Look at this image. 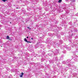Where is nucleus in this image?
Instances as JSON below:
<instances>
[{
  "instance_id": "1",
  "label": "nucleus",
  "mask_w": 78,
  "mask_h": 78,
  "mask_svg": "<svg viewBox=\"0 0 78 78\" xmlns=\"http://www.w3.org/2000/svg\"><path fill=\"white\" fill-rule=\"evenodd\" d=\"M62 64H64L66 65H67V64L68 65L69 64H73V62H72V60H70V59H68L65 61L62 62Z\"/></svg>"
},
{
  "instance_id": "2",
  "label": "nucleus",
  "mask_w": 78,
  "mask_h": 78,
  "mask_svg": "<svg viewBox=\"0 0 78 78\" xmlns=\"http://www.w3.org/2000/svg\"><path fill=\"white\" fill-rule=\"evenodd\" d=\"M68 66L69 67H71V69L72 71H73V70H76V67L73 66V65H71L70 64H68Z\"/></svg>"
},
{
  "instance_id": "3",
  "label": "nucleus",
  "mask_w": 78,
  "mask_h": 78,
  "mask_svg": "<svg viewBox=\"0 0 78 78\" xmlns=\"http://www.w3.org/2000/svg\"><path fill=\"white\" fill-rule=\"evenodd\" d=\"M74 60L75 61H78V57L76 56L74 57Z\"/></svg>"
},
{
  "instance_id": "4",
  "label": "nucleus",
  "mask_w": 78,
  "mask_h": 78,
  "mask_svg": "<svg viewBox=\"0 0 78 78\" xmlns=\"http://www.w3.org/2000/svg\"><path fill=\"white\" fill-rule=\"evenodd\" d=\"M67 50L69 51V50H71V48H70V47H69L67 48Z\"/></svg>"
},
{
  "instance_id": "5",
  "label": "nucleus",
  "mask_w": 78,
  "mask_h": 78,
  "mask_svg": "<svg viewBox=\"0 0 78 78\" xmlns=\"http://www.w3.org/2000/svg\"><path fill=\"white\" fill-rule=\"evenodd\" d=\"M69 12H70V11H69V10H67L66 11V13H67V14H68V13H69Z\"/></svg>"
},
{
  "instance_id": "6",
  "label": "nucleus",
  "mask_w": 78,
  "mask_h": 78,
  "mask_svg": "<svg viewBox=\"0 0 78 78\" xmlns=\"http://www.w3.org/2000/svg\"><path fill=\"white\" fill-rule=\"evenodd\" d=\"M55 61H58V57H56L55 59Z\"/></svg>"
},
{
  "instance_id": "7",
  "label": "nucleus",
  "mask_w": 78,
  "mask_h": 78,
  "mask_svg": "<svg viewBox=\"0 0 78 78\" xmlns=\"http://www.w3.org/2000/svg\"><path fill=\"white\" fill-rule=\"evenodd\" d=\"M57 36L58 38H60V35H57Z\"/></svg>"
},
{
  "instance_id": "8",
  "label": "nucleus",
  "mask_w": 78,
  "mask_h": 78,
  "mask_svg": "<svg viewBox=\"0 0 78 78\" xmlns=\"http://www.w3.org/2000/svg\"><path fill=\"white\" fill-rule=\"evenodd\" d=\"M34 2H38V0H35L34 1Z\"/></svg>"
},
{
  "instance_id": "9",
  "label": "nucleus",
  "mask_w": 78,
  "mask_h": 78,
  "mask_svg": "<svg viewBox=\"0 0 78 78\" xmlns=\"http://www.w3.org/2000/svg\"><path fill=\"white\" fill-rule=\"evenodd\" d=\"M61 2H62V0H59L58 1V3H61Z\"/></svg>"
},
{
  "instance_id": "10",
  "label": "nucleus",
  "mask_w": 78,
  "mask_h": 78,
  "mask_svg": "<svg viewBox=\"0 0 78 78\" xmlns=\"http://www.w3.org/2000/svg\"><path fill=\"white\" fill-rule=\"evenodd\" d=\"M63 53H66V51H62Z\"/></svg>"
},
{
  "instance_id": "11",
  "label": "nucleus",
  "mask_w": 78,
  "mask_h": 78,
  "mask_svg": "<svg viewBox=\"0 0 78 78\" xmlns=\"http://www.w3.org/2000/svg\"><path fill=\"white\" fill-rule=\"evenodd\" d=\"M7 39H9V36H7Z\"/></svg>"
},
{
  "instance_id": "12",
  "label": "nucleus",
  "mask_w": 78,
  "mask_h": 78,
  "mask_svg": "<svg viewBox=\"0 0 78 78\" xmlns=\"http://www.w3.org/2000/svg\"><path fill=\"white\" fill-rule=\"evenodd\" d=\"M24 41H25V42H27V39H26L25 38H24Z\"/></svg>"
},
{
  "instance_id": "13",
  "label": "nucleus",
  "mask_w": 78,
  "mask_h": 78,
  "mask_svg": "<svg viewBox=\"0 0 78 78\" xmlns=\"http://www.w3.org/2000/svg\"><path fill=\"white\" fill-rule=\"evenodd\" d=\"M63 9H64L65 11H66V10H67V8H63Z\"/></svg>"
},
{
  "instance_id": "14",
  "label": "nucleus",
  "mask_w": 78,
  "mask_h": 78,
  "mask_svg": "<svg viewBox=\"0 0 78 78\" xmlns=\"http://www.w3.org/2000/svg\"><path fill=\"white\" fill-rule=\"evenodd\" d=\"M76 16H78V13H77L76 14Z\"/></svg>"
},
{
  "instance_id": "15",
  "label": "nucleus",
  "mask_w": 78,
  "mask_h": 78,
  "mask_svg": "<svg viewBox=\"0 0 78 78\" xmlns=\"http://www.w3.org/2000/svg\"><path fill=\"white\" fill-rule=\"evenodd\" d=\"M74 76H76V73H75L74 74Z\"/></svg>"
},
{
  "instance_id": "16",
  "label": "nucleus",
  "mask_w": 78,
  "mask_h": 78,
  "mask_svg": "<svg viewBox=\"0 0 78 78\" xmlns=\"http://www.w3.org/2000/svg\"><path fill=\"white\" fill-rule=\"evenodd\" d=\"M3 2H5L6 1V0H2Z\"/></svg>"
},
{
  "instance_id": "17",
  "label": "nucleus",
  "mask_w": 78,
  "mask_h": 78,
  "mask_svg": "<svg viewBox=\"0 0 78 78\" xmlns=\"http://www.w3.org/2000/svg\"><path fill=\"white\" fill-rule=\"evenodd\" d=\"M21 75H23V73H21Z\"/></svg>"
},
{
  "instance_id": "18",
  "label": "nucleus",
  "mask_w": 78,
  "mask_h": 78,
  "mask_svg": "<svg viewBox=\"0 0 78 78\" xmlns=\"http://www.w3.org/2000/svg\"><path fill=\"white\" fill-rule=\"evenodd\" d=\"M27 28H28V29H30V30H31V29H30V27H28Z\"/></svg>"
},
{
  "instance_id": "19",
  "label": "nucleus",
  "mask_w": 78,
  "mask_h": 78,
  "mask_svg": "<svg viewBox=\"0 0 78 78\" xmlns=\"http://www.w3.org/2000/svg\"><path fill=\"white\" fill-rule=\"evenodd\" d=\"M20 77H23V76H22V75H21V76H20Z\"/></svg>"
},
{
  "instance_id": "20",
  "label": "nucleus",
  "mask_w": 78,
  "mask_h": 78,
  "mask_svg": "<svg viewBox=\"0 0 78 78\" xmlns=\"http://www.w3.org/2000/svg\"><path fill=\"white\" fill-rule=\"evenodd\" d=\"M66 2H69V0H65Z\"/></svg>"
},
{
  "instance_id": "21",
  "label": "nucleus",
  "mask_w": 78,
  "mask_h": 78,
  "mask_svg": "<svg viewBox=\"0 0 78 78\" xmlns=\"http://www.w3.org/2000/svg\"><path fill=\"white\" fill-rule=\"evenodd\" d=\"M55 35L56 36V35H58V33H56Z\"/></svg>"
},
{
  "instance_id": "22",
  "label": "nucleus",
  "mask_w": 78,
  "mask_h": 78,
  "mask_svg": "<svg viewBox=\"0 0 78 78\" xmlns=\"http://www.w3.org/2000/svg\"><path fill=\"white\" fill-rule=\"evenodd\" d=\"M29 41H26L27 42V43H29Z\"/></svg>"
},
{
  "instance_id": "23",
  "label": "nucleus",
  "mask_w": 78,
  "mask_h": 78,
  "mask_svg": "<svg viewBox=\"0 0 78 78\" xmlns=\"http://www.w3.org/2000/svg\"><path fill=\"white\" fill-rule=\"evenodd\" d=\"M31 2H33L34 1L33 0H30Z\"/></svg>"
},
{
  "instance_id": "24",
  "label": "nucleus",
  "mask_w": 78,
  "mask_h": 78,
  "mask_svg": "<svg viewBox=\"0 0 78 78\" xmlns=\"http://www.w3.org/2000/svg\"><path fill=\"white\" fill-rule=\"evenodd\" d=\"M31 40H33V38H31Z\"/></svg>"
},
{
  "instance_id": "25",
  "label": "nucleus",
  "mask_w": 78,
  "mask_h": 78,
  "mask_svg": "<svg viewBox=\"0 0 78 78\" xmlns=\"http://www.w3.org/2000/svg\"><path fill=\"white\" fill-rule=\"evenodd\" d=\"M27 10L28 11H30V9H28Z\"/></svg>"
},
{
  "instance_id": "26",
  "label": "nucleus",
  "mask_w": 78,
  "mask_h": 78,
  "mask_svg": "<svg viewBox=\"0 0 78 78\" xmlns=\"http://www.w3.org/2000/svg\"><path fill=\"white\" fill-rule=\"evenodd\" d=\"M48 39H50V38H48L47 39L48 41Z\"/></svg>"
},
{
  "instance_id": "27",
  "label": "nucleus",
  "mask_w": 78,
  "mask_h": 78,
  "mask_svg": "<svg viewBox=\"0 0 78 78\" xmlns=\"http://www.w3.org/2000/svg\"><path fill=\"white\" fill-rule=\"evenodd\" d=\"M29 43H31V42L30 41H29Z\"/></svg>"
},
{
  "instance_id": "28",
  "label": "nucleus",
  "mask_w": 78,
  "mask_h": 78,
  "mask_svg": "<svg viewBox=\"0 0 78 78\" xmlns=\"http://www.w3.org/2000/svg\"><path fill=\"white\" fill-rule=\"evenodd\" d=\"M28 37H27V38L28 39Z\"/></svg>"
},
{
  "instance_id": "29",
  "label": "nucleus",
  "mask_w": 78,
  "mask_h": 78,
  "mask_svg": "<svg viewBox=\"0 0 78 78\" xmlns=\"http://www.w3.org/2000/svg\"><path fill=\"white\" fill-rule=\"evenodd\" d=\"M10 23H11V22H10Z\"/></svg>"
},
{
  "instance_id": "30",
  "label": "nucleus",
  "mask_w": 78,
  "mask_h": 78,
  "mask_svg": "<svg viewBox=\"0 0 78 78\" xmlns=\"http://www.w3.org/2000/svg\"><path fill=\"white\" fill-rule=\"evenodd\" d=\"M20 2H22V1H20Z\"/></svg>"
},
{
  "instance_id": "31",
  "label": "nucleus",
  "mask_w": 78,
  "mask_h": 78,
  "mask_svg": "<svg viewBox=\"0 0 78 78\" xmlns=\"http://www.w3.org/2000/svg\"><path fill=\"white\" fill-rule=\"evenodd\" d=\"M2 47V46H1V47Z\"/></svg>"
}]
</instances>
